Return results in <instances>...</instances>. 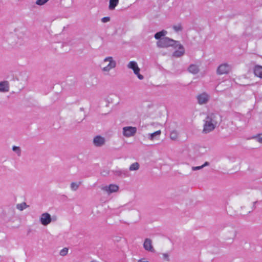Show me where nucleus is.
Masks as SVG:
<instances>
[{
	"instance_id": "12",
	"label": "nucleus",
	"mask_w": 262,
	"mask_h": 262,
	"mask_svg": "<svg viewBox=\"0 0 262 262\" xmlns=\"http://www.w3.org/2000/svg\"><path fill=\"white\" fill-rule=\"evenodd\" d=\"M93 144L96 147H101L105 144V139L101 136H96L93 139Z\"/></svg>"
},
{
	"instance_id": "35",
	"label": "nucleus",
	"mask_w": 262,
	"mask_h": 262,
	"mask_svg": "<svg viewBox=\"0 0 262 262\" xmlns=\"http://www.w3.org/2000/svg\"><path fill=\"white\" fill-rule=\"evenodd\" d=\"M209 165V162H205L204 163V164L203 165H202V166H203V168H204V167H205V166H208Z\"/></svg>"
},
{
	"instance_id": "23",
	"label": "nucleus",
	"mask_w": 262,
	"mask_h": 262,
	"mask_svg": "<svg viewBox=\"0 0 262 262\" xmlns=\"http://www.w3.org/2000/svg\"><path fill=\"white\" fill-rule=\"evenodd\" d=\"M28 207V205L25 202H23L20 204H17L16 205V208L20 211H23L25 209L27 208Z\"/></svg>"
},
{
	"instance_id": "38",
	"label": "nucleus",
	"mask_w": 262,
	"mask_h": 262,
	"mask_svg": "<svg viewBox=\"0 0 262 262\" xmlns=\"http://www.w3.org/2000/svg\"><path fill=\"white\" fill-rule=\"evenodd\" d=\"M256 202H254L253 203V207L255 208V204H256Z\"/></svg>"
},
{
	"instance_id": "29",
	"label": "nucleus",
	"mask_w": 262,
	"mask_h": 262,
	"mask_svg": "<svg viewBox=\"0 0 262 262\" xmlns=\"http://www.w3.org/2000/svg\"><path fill=\"white\" fill-rule=\"evenodd\" d=\"M68 249L67 248H64L60 250L59 254L61 256H65L68 254Z\"/></svg>"
},
{
	"instance_id": "13",
	"label": "nucleus",
	"mask_w": 262,
	"mask_h": 262,
	"mask_svg": "<svg viewBox=\"0 0 262 262\" xmlns=\"http://www.w3.org/2000/svg\"><path fill=\"white\" fill-rule=\"evenodd\" d=\"M118 189V186L115 184H110L108 186H105L102 188V190L106 191L108 194L117 192Z\"/></svg>"
},
{
	"instance_id": "9",
	"label": "nucleus",
	"mask_w": 262,
	"mask_h": 262,
	"mask_svg": "<svg viewBox=\"0 0 262 262\" xmlns=\"http://www.w3.org/2000/svg\"><path fill=\"white\" fill-rule=\"evenodd\" d=\"M52 219L51 215L47 212L43 213L40 217V222L43 226H47L51 223Z\"/></svg>"
},
{
	"instance_id": "17",
	"label": "nucleus",
	"mask_w": 262,
	"mask_h": 262,
	"mask_svg": "<svg viewBox=\"0 0 262 262\" xmlns=\"http://www.w3.org/2000/svg\"><path fill=\"white\" fill-rule=\"evenodd\" d=\"M253 71L255 76L260 78H262V66L258 65L255 66Z\"/></svg>"
},
{
	"instance_id": "32",
	"label": "nucleus",
	"mask_w": 262,
	"mask_h": 262,
	"mask_svg": "<svg viewBox=\"0 0 262 262\" xmlns=\"http://www.w3.org/2000/svg\"><path fill=\"white\" fill-rule=\"evenodd\" d=\"M203 168V166H193L192 167V170L193 171L200 170Z\"/></svg>"
},
{
	"instance_id": "28",
	"label": "nucleus",
	"mask_w": 262,
	"mask_h": 262,
	"mask_svg": "<svg viewBox=\"0 0 262 262\" xmlns=\"http://www.w3.org/2000/svg\"><path fill=\"white\" fill-rule=\"evenodd\" d=\"M173 29L176 32L181 31L182 30V27L181 25L178 24L173 26Z\"/></svg>"
},
{
	"instance_id": "2",
	"label": "nucleus",
	"mask_w": 262,
	"mask_h": 262,
	"mask_svg": "<svg viewBox=\"0 0 262 262\" xmlns=\"http://www.w3.org/2000/svg\"><path fill=\"white\" fill-rule=\"evenodd\" d=\"M223 230V238L224 242L229 244L233 243L237 234V230L235 226L228 224L224 225Z\"/></svg>"
},
{
	"instance_id": "33",
	"label": "nucleus",
	"mask_w": 262,
	"mask_h": 262,
	"mask_svg": "<svg viewBox=\"0 0 262 262\" xmlns=\"http://www.w3.org/2000/svg\"><path fill=\"white\" fill-rule=\"evenodd\" d=\"M257 141L260 143H262V135H259L257 137Z\"/></svg>"
},
{
	"instance_id": "7",
	"label": "nucleus",
	"mask_w": 262,
	"mask_h": 262,
	"mask_svg": "<svg viewBox=\"0 0 262 262\" xmlns=\"http://www.w3.org/2000/svg\"><path fill=\"white\" fill-rule=\"evenodd\" d=\"M127 67L128 69H130L133 70L134 74L137 76L138 78L140 80L143 79L144 76L140 74V69L139 68L137 62L135 61H131L128 63Z\"/></svg>"
},
{
	"instance_id": "16",
	"label": "nucleus",
	"mask_w": 262,
	"mask_h": 262,
	"mask_svg": "<svg viewBox=\"0 0 262 262\" xmlns=\"http://www.w3.org/2000/svg\"><path fill=\"white\" fill-rule=\"evenodd\" d=\"M9 91V84L7 81L0 82V92H7Z\"/></svg>"
},
{
	"instance_id": "3",
	"label": "nucleus",
	"mask_w": 262,
	"mask_h": 262,
	"mask_svg": "<svg viewBox=\"0 0 262 262\" xmlns=\"http://www.w3.org/2000/svg\"><path fill=\"white\" fill-rule=\"evenodd\" d=\"M177 43H178V41L165 37L161 38L157 42V46L160 48H167L169 47H174Z\"/></svg>"
},
{
	"instance_id": "1",
	"label": "nucleus",
	"mask_w": 262,
	"mask_h": 262,
	"mask_svg": "<svg viewBox=\"0 0 262 262\" xmlns=\"http://www.w3.org/2000/svg\"><path fill=\"white\" fill-rule=\"evenodd\" d=\"M222 121V117L217 113H209L204 120L203 133L208 134L213 130Z\"/></svg>"
},
{
	"instance_id": "27",
	"label": "nucleus",
	"mask_w": 262,
	"mask_h": 262,
	"mask_svg": "<svg viewBox=\"0 0 262 262\" xmlns=\"http://www.w3.org/2000/svg\"><path fill=\"white\" fill-rule=\"evenodd\" d=\"M49 0H37L35 4L38 6H42L46 4Z\"/></svg>"
},
{
	"instance_id": "11",
	"label": "nucleus",
	"mask_w": 262,
	"mask_h": 262,
	"mask_svg": "<svg viewBox=\"0 0 262 262\" xmlns=\"http://www.w3.org/2000/svg\"><path fill=\"white\" fill-rule=\"evenodd\" d=\"M177 47H178L179 50L175 51L173 53L172 56L175 57H181L185 53L184 48L181 44L180 43L179 41H178V43L176 44L173 48H176Z\"/></svg>"
},
{
	"instance_id": "6",
	"label": "nucleus",
	"mask_w": 262,
	"mask_h": 262,
	"mask_svg": "<svg viewBox=\"0 0 262 262\" xmlns=\"http://www.w3.org/2000/svg\"><path fill=\"white\" fill-rule=\"evenodd\" d=\"M197 102L200 105H204L207 104L210 99V96L207 92H204L199 94L196 97Z\"/></svg>"
},
{
	"instance_id": "30",
	"label": "nucleus",
	"mask_w": 262,
	"mask_h": 262,
	"mask_svg": "<svg viewBox=\"0 0 262 262\" xmlns=\"http://www.w3.org/2000/svg\"><path fill=\"white\" fill-rule=\"evenodd\" d=\"M163 258L166 260L167 261H169L170 260L169 258V255L167 253H163L162 254Z\"/></svg>"
},
{
	"instance_id": "20",
	"label": "nucleus",
	"mask_w": 262,
	"mask_h": 262,
	"mask_svg": "<svg viewBox=\"0 0 262 262\" xmlns=\"http://www.w3.org/2000/svg\"><path fill=\"white\" fill-rule=\"evenodd\" d=\"M118 3L119 0H110L108 6L109 9L111 10H114Z\"/></svg>"
},
{
	"instance_id": "22",
	"label": "nucleus",
	"mask_w": 262,
	"mask_h": 262,
	"mask_svg": "<svg viewBox=\"0 0 262 262\" xmlns=\"http://www.w3.org/2000/svg\"><path fill=\"white\" fill-rule=\"evenodd\" d=\"M81 184V182H72L71 183V185H70V187H71V189L73 190V191H76L80 185Z\"/></svg>"
},
{
	"instance_id": "5",
	"label": "nucleus",
	"mask_w": 262,
	"mask_h": 262,
	"mask_svg": "<svg viewBox=\"0 0 262 262\" xmlns=\"http://www.w3.org/2000/svg\"><path fill=\"white\" fill-rule=\"evenodd\" d=\"M15 215V208L13 206H9L7 209L3 210L2 217L4 221L9 222L12 221Z\"/></svg>"
},
{
	"instance_id": "4",
	"label": "nucleus",
	"mask_w": 262,
	"mask_h": 262,
	"mask_svg": "<svg viewBox=\"0 0 262 262\" xmlns=\"http://www.w3.org/2000/svg\"><path fill=\"white\" fill-rule=\"evenodd\" d=\"M107 62H108V63L102 68V71L106 74H108L112 69L116 68L117 65L116 61L112 56H108L105 57L103 59L102 63L105 64Z\"/></svg>"
},
{
	"instance_id": "15",
	"label": "nucleus",
	"mask_w": 262,
	"mask_h": 262,
	"mask_svg": "<svg viewBox=\"0 0 262 262\" xmlns=\"http://www.w3.org/2000/svg\"><path fill=\"white\" fill-rule=\"evenodd\" d=\"M143 247L146 250L148 251L154 252L155 250L152 245L151 240L148 238L145 239L143 244Z\"/></svg>"
},
{
	"instance_id": "10",
	"label": "nucleus",
	"mask_w": 262,
	"mask_h": 262,
	"mask_svg": "<svg viewBox=\"0 0 262 262\" xmlns=\"http://www.w3.org/2000/svg\"><path fill=\"white\" fill-rule=\"evenodd\" d=\"M123 135L126 137H129L134 136L136 132L137 128L135 127L126 126L123 128Z\"/></svg>"
},
{
	"instance_id": "34",
	"label": "nucleus",
	"mask_w": 262,
	"mask_h": 262,
	"mask_svg": "<svg viewBox=\"0 0 262 262\" xmlns=\"http://www.w3.org/2000/svg\"><path fill=\"white\" fill-rule=\"evenodd\" d=\"M138 262H149L147 260H145V259L144 258H141V259H140L138 260Z\"/></svg>"
},
{
	"instance_id": "21",
	"label": "nucleus",
	"mask_w": 262,
	"mask_h": 262,
	"mask_svg": "<svg viewBox=\"0 0 262 262\" xmlns=\"http://www.w3.org/2000/svg\"><path fill=\"white\" fill-rule=\"evenodd\" d=\"M140 168V164L138 162H135L132 164L129 167V170L130 171H136L138 170Z\"/></svg>"
},
{
	"instance_id": "26",
	"label": "nucleus",
	"mask_w": 262,
	"mask_h": 262,
	"mask_svg": "<svg viewBox=\"0 0 262 262\" xmlns=\"http://www.w3.org/2000/svg\"><path fill=\"white\" fill-rule=\"evenodd\" d=\"M178 133L176 131L173 130L170 133V138L172 140H176L178 138Z\"/></svg>"
},
{
	"instance_id": "18",
	"label": "nucleus",
	"mask_w": 262,
	"mask_h": 262,
	"mask_svg": "<svg viewBox=\"0 0 262 262\" xmlns=\"http://www.w3.org/2000/svg\"><path fill=\"white\" fill-rule=\"evenodd\" d=\"M188 71L193 74H197L199 71V67L196 64H191L188 69Z\"/></svg>"
},
{
	"instance_id": "37",
	"label": "nucleus",
	"mask_w": 262,
	"mask_h": 262,
	"mask_svg": "<svg viewBox=\"0 0 262 262\" xmlns=\"http://www.w3.org/2000/svg\"><path fill=\"white\" fill-rule=\"evenodd\" d=\"M16 43V42H11V45H12V46H14V45H15Z\"/></svg>"
},
{
	"instance_id": "8",
	"label": "nucleus",
	"mask_w": 262,
	"mask_h": 262,
	"mask_svg": "<svg viewBox=\"0 0 262 262\" xmlns=\"http://www.w3.org/2000/svg\"><path fill=\"white\" fill-rule=\"evenodd\" d=\"M231 66L227 63H223L220 65L216 70L218 75L228 74L231 70Z\"/></svg>"
},
{
	"instance_id": "31",
	"label": "nucleus",
	"mask_w": 262,
	"mask_h": 262,
	"mask_svg": "<svg viewBox=\"0 0 262 262\" xmlns=\"http://www.w3.org/2000/svg\"><path fill=\"white\" fill-rule=\"evenodd\" d=\"M110 20V17H104L101 19V21L102 23H105L108 22Z\"/></svg>"
},
{
	"instance_id": "24",
	"label": "nucleus",
	"mask_w": 262,
	"mask_h": 262,
	"mask_svg": "<svg viewBox=\"0 0 262 262\" xmlns=\"http://www.w3.org/2000/svg\"><path fill=\"white\" fill-rule=\"evenodd\" d=\"M161 132L160 130H157L152 134H149V139L151 140H153L155 137L157 136H160Z\"/></svg>"
},
{
	"instance_id": "25",
	"label": "nucleus",
	"mask_w": 262,
	"mask_h": 262,
	"mask_svg": "<svg viewBox=\"0 0 262 262\" xmlns=\"http://www.w3.org/2000/svg\"><path fill=\"white\" fill-rule=\"evenodd\" d=\"M12 150L13 151L16 153L18 156H20L21 155V149L19 147L16 146H13L12 147Z\"/></svg>"
},
{
	"instance_id": "14",
	"label": "nucleus",
	"mask_w": 262,
	"mask_h": 262,
	"mask_svg": "<svg viewBox=\"0 0 262 262\" xmlns=\"http://www.w3.org/2000/svg\"><path fill=\"white\" fill-rule=\"evenodd\" d=\"M113 173L115 176L120 177H129V173L126 169H117L113 171Z\"/></svg>"
},
{
	"instance_id": "19",
	"label": "nucleus",
	"mask_w": 262,
	"mask_h": 262,
	"mask_svg": "<svg viewBox=\"0 0 262 262\" xmlns=\"http://www.w3.org/2000/svg\"><path fill=\"white\" fill-rule=\"evenodd\" d=\"M167 32L166 31L163 30L160 32L156 33L155 34L154 37L156 39L159 40L161 38L165 37L164 36L167 34Z\"/></svg>"
},
{
	"instance_id": "36",
	"label": "nucleus",
	"mask_w": 262,
	"mask_h": 262,
	"mask_svg": "<svg viewBox=\"0 0 262 262\" xmlns=\"http://www.w3.org/2000/svg\"><path fill=\"white\" fill-rule=\"evenodd\" d=\"M52 221H55L56 220V219H57V217H56V216H53V217H52Z\"/></svg>"
}]
</instances>
